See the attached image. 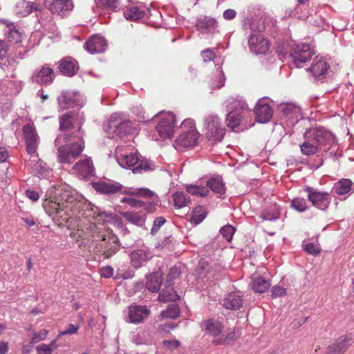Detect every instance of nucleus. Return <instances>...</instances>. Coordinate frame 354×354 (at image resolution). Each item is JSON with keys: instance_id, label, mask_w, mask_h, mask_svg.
Returning a JSON list of instances; mask_svg holds the SVG:
<instances>
[{"instance_id": "23", "label": "nucleus", "mask_w": 354, "mask_h": 354, "mask_svg": "<svg viewBox=\"0 0 354 354\" xmlns=\"http://www.w3.org/2000/svg\"><path fill=\"white\" fill-rule=\"evenodd\" d=\"M79 95L77 93L62 91L57 97V103L61 110H65L73 107Z\"/></svg>"}, {"instance_id": "48", "label": "nucleus", "mask_w": 354, "mask_h": 354, "mask_svg": "<svg viewBox=\"0 0 354 354\" xmlns=\"http://www.w3.org/2000/svg\"><path fill=\"white\" fill-rule=\"evenodd\" d=\"M122 203H125L132 207L138 208L145 205V203L140 200L136 199L132 197H124L122 200Z\"/></svg>"}, {"instance_id": "21", "label": "nucleus", "mask_w": 354, "mask_h": 354, "mask_svg": "<svg viewBox=\"0 0 354 354\" xmlns=\"http://www.w3.org/2000/svg\"><path fill=\"white\" fill-rule=\"evenodd\" d=\"M126 148L122 146L117 147L115 149V154L119 159L120 164L122 167H131L138 163L139 158L136 153H130L127 154L124 151Z\"/></svg>"}, {"instance_id": "17", "label": "nucleus", "mask_w": 354, "mask_h": 354, "mask_svg": "<svg viewBox=\"0 0 354 354\" xmlns=\"http://www.w3.org/2000/svg\"><path fill=\"white\" fill-rule=\"evenodd\" d=\"M150 310L145 306L131 305L129 307V322L138 324L143 323L149 317Z\"/></svg>"}, {"instance_id": "59", "label": "nucleus", "mask_w": 354, "mask_h": 354, "mask_svg": "<svg viewBox=\"0 0 354 354\" xmlns=\"http://www.w3.org/2000/svg\"><path fill=\"white\" fill-rule=\"evenodd\" d=\"M8 46L3 40H0V60L3 59L8 53Z\"/></svg>"}, {"instance_id": "10", "label": "nucleus", "mask_w": 354, "mask_h": 354, "mask_svg": "<svg viewBox=\"0 0 354 354\" xmlns=\"http://www.w3.org/2000/svg\"><path fill=\"white\" fill-rule=\"evenodd\" d=\"M160 121L156 126V130L161 138H170L174 133L176 123L175 115L172 113H162L158 115Z\"/></svg>"}, {"instance_id": "41", "label": "nucleus", "mask_w": 354, "mask_h": 354, "mask_svg": "<svg viewBox=\"0 0 354 354\" xmlns=\"http://www.w3.org/2000/svg\"><path fill=\"white\" fill-rule=\"evenodd\" d=\"M187 192L192 195L204 197L208 195L209 189L205 187L189 185L187 186Z\"/></svg>"}, {"instance_id": "5", "label": "nucleus", "mask_w": 354, "mask_h": 354, "mask_svg": "<svg viewBox=\"0 0 354 354\" xmlns=\"http://www.w3.org/2000/svg\"><path fill=\"white\" fill-rule=\"evenodd\" d=\"M77 139V142L59 147L57 158L59 162L71 163L81 154L84 148V141L83 137Z\"/></svg>"}, {"instance_id": "37", "label": "nucleus", "mask_w": 354, "mask_h": 354, "mask_svg": "<svg viewBox=\"0 0 354 354\" xmlns=\"http://www.w3.org/2000/svg\"><path fill=\"white\" fill-rule=\"evenodd\" d=\"M180 314V309L177 304H171L168 306L167 308L165 310H162L160 313V317L162 319H176L178 317Z\"/></svg>"}, {"instance_id": "27", "label": "nucleus", "mask_w": 354, "mask_h": 354, "mask_svg": "<svg viewBox=\"0 0 354 354\" xmlns=\"http://www.w3.org/2000/svg\"><path fill=\"white\" fill-rule=\"evenodd\" d=\"M125 194L136 196L138 198H142L147 200H149L151 203H155L157 201V195L147 188H138V189H129L124 192Z\"/></svg>"}, {"instance_id": "40", "label": "nucleus", "mask_w": 354, "mask_h": 354, "mask_svg": "<svg viewBox=\"0 0 354 354\" xmlns=\"http://www.w3.org/2000/svg\"><path fill=\"white\" fill-rule=\"evenodd\" d=\"M353 183L348 179H342L339 180L335 188V192L338 195H344L348 193L351 189Z\"/></svg>"}, {"instance_id": "55", "label": "nucleus", "mask_w": 354, "mask_h": 354, "mask_svg": "<svg viewBox=\"0 0 354 354\" xmlns=\"http://www.w3.org/2000/svg\"><path fill=\"white\" fill-rule=\"evenodd\" d=\"M48 334V331L46 329L39 330L38 333H35L32 338V342H38L39 341L44 340Z\"/></svg>"}, {"instance_id": "29", "label": "nucleus", "mask_w": 354, "mask_h": 354, "mask_svg": "<svg viewBox=\"0 0 354 354\" xmlns=\"http://www.w3.org/2000/svg\"><path fill=\"white\" fill-rule=\"evenodd\" d=\"M241 296L236 292L229 293L223 300V306L227 309L237 310L242 306Z\"/></svg>"}, {"instance_id": "14", "label": "nucleus", "mask_w": 354, "mask_h": 354, "mask_svg": "<svg viewBox=\"0 0 354 354\" xmlns=\"http://www.w3.org/2000/svg\"><path fill=\"white\" fill-rule=\"evenodd\" d=\"M46 7L53 14L64 17L73 10L74 5L73 0H50L46 1Z\"/></svg>"}, {"instance_id": "42", "label": "nucleus", "mask_w": 354, "mask_h": 354, "mask_svg": "<svg viewBox=\"0 0 354 354\" xmlns=\"http://www.w3.org/2000/svg\"><path fill=\"white\" fill-rule=\"evenodd\" d=\"M132 133H133V127L131 125V122L129 120L122 121L120 119L119 128L118 129V132H117L116 136L122 137L126 134Z\"/></svg>"}, {"instance_id": "18", "label": "nucleus", "mask_w": 354, "mask_h": 354, "mask_svg": "<svg viewBox=\"0 0 354 354\" xmlns=\"http://www.w3.org/2000/svg\"><path fill=\"white\" fill-rule=\"evenodd\" d=\"M32 78L34 82L40 85L50 84L55 78L54 71L47 64H44L35 71Z\"/></svg>"}, {"instance_id": "13", "label": "nucleus", "mask_w": 354, "mask_h": 354, "mask_svg": "<svg viewBox=\"0 0 354 354\" xmlns=\"http://www.w3.org/2000/svg\"><path fill=\"white\" fill-rule=\"evenodd\" d=\"M305 190L308 193L309 201L312 203L313 206L321 210H325L328 208L330 203V198L328 193L319 192L310 187H308Z\"/></svg>"}, {"instance_id": "62", "label": "nucleus", "mask_w": 354, "mask_h": 354, "mask_svg": "<svg viewBox=\"0 0 354 354\" xmlns=\"http://www.w3.org/2000/svg\"><path fill=\"white\" fill-rule=\"evenodd\" d=\"M216 78L218 80V82L215 85H212V87L214 88H220L224 85V77L223 75L221 73H218V74L216 75Z\"/></svg>"}, {"instance_id": "61", "label": "nucleus", "mask_w": 354, "mask_h": 354, "mask_svg": "<svg viewBox=\"0 0 354 354\" xmlns=\"http://www.w3.org/2000/svg\"><path fill=\"white\" fill-rule=\"evenodd\" d=\"M236 12L233 9H227L223 12V17L226 20H231L236 17Z\"/></svg>"}, {"instance_id": "8", "label": "nucleus", "mask_w": 354, "mask_h": 354, "mask_svg": "<svg viewBox=\"0 0 354 354\" xmlns=\"http://www.w3.org/2000/svg\"><path fill=\"white\" fill-rule=\"evenodd\" d=\"M202 327L209 335L214 337L213 342L216 344H222L230 339L229 335L223 333V324L218 320L214 319L205 320Z\"/></svg>"}, {"instance_id": "38", "label": "nucleus", "mask_w": 354, "mask_h": 354, "mask_svg": "<svg viewBox=\"0 0 354 354\" xmlns=\"http://www.w3.org/2000/svg\"><path fill=\"white\" fill-rule=\"evenodd\" d=\"M174 205L178 208H182L190 203L189 197L182 192H176L172 196Z\"/></svg>"}, {"instance_id": "1", "label": "nucleus", "mask_w": 354, "mask_h": 354, "mask_svg": "<svg viewBox=\"0 0 354 354\" xmlns=\"http://www.w3.org/2000/svg\"><path fill=\"white\" fill-rule=\"evenodd\" d=\"M82 201L78 196L70 191H61L53 197L46 199L43 203L46 212L57 223L65 225L80 212Z\"/></svg>"}, {"instance_id": "47", "label": "nucleus", "mask_w": 354, "mask_h": 354, "mask_svg": "<svg viewBox=\"0 0 354 354\" xmlns=\"http://www.w3.org/2000/svg\"><path fill=\"white\" fill-rule=\"evenodd\" d=\"M220 232L227 242H230L235 232V228L231 225H226L221 229Z\"/></svg>"}, {"instance_id": "46", "label": "nucleus", "mask_w": 354, "mask_h": 354, "mask_svg": "<svg viewBox=\"0 0 354 354\" xmlns=\"http://www.w3.org/2000/svg\"><path fill=\"white\" fill-rule=\"evenodd\" d=\"M291 207L295 210L302 212L307 209L306 201L303 198H295L291 202Z\"/></svg>"}, {"instance_id": "9", "label": "nucleus", "mask_w": 354, "mask_h": 354, "mask_svg": "<svg viewBox=\"0 0 354 354\" xmlns=\"http://www.w3.org/2000/svg\"><path fill=\"white\" fill-rule=\"evenodd\" d=\"M206 133L205 136L208 140L221 141L225 133V128L223 127L217 115H209L206 118Z\"/></svg>"}, {"instance_id": "51", "label": "nucleus", "mask_w": 354, "mask_h": 354, "mask_svg": "<svg viewBox=\"0 0 354 354\" xmlns=\"http://www.w3.org/2000/svg\"><path fill=\"white\" fill-rule=\"evenodd\" d=\"M149 169H150L149 163L147 160H145V161L142 160L138 163V165L136 167H134L132 169V171L134 174H138V173L140 174L143 171H146Z\"/></svg>"}, {"instance_id": "58", "label": "nucleus", "mask_w": 354, "mask_h": 354, "mask_svg": "<svg viewBox=\"0 0 354 354\" xmlns=\"http://www.w3.org/2000/svg\"><path fill=\"white\" fill-rule=\"evenodd\" d=\"M79 327L72 324H68L67 328L59 333V336L72 335L77 332Z\"/></svg>"}, {"instance_id": "39", "label": "nucleus", "mask_w": 354, "mask_h": 354, "mask_svg": "<svg viewBox=\"0 0 354 354\" xmlns=\"http://www.w3.org/2000/svg\"><path fill=\"white\" fill-rule=\"evenodd\" d=\"M241 116L236 112H230L226 116V122L227 127L234 130L241 122Z\"/></svg>"}, {"instance_id": "16", "label": "nucleus", "mask_w": 354, "mask_h": 354, "mask_svg": "<svg viewBox=\"0 0 354 354\" xmlns=\"http://www.w3.org/2000/svg\"><path fill=\"white\" fill-rule=\"evenodd\" d=\"M129 256L131 266L140 268L152 259L153 254L148 248L142 247L133 250Z\"/></svg>"}, {"instance_id": "25", "label": "nucleus", "mask_w": 354, "mask_h": 354, "mask_svg": "<svg viewBox=\"0 0 354 354\" xmlns=\"http://www.w3.org/2000/svg\"><path fill=\"white\" fill-rule=\"evenodd\" d=\"M328 68L329 65L322 57H316L313 59L310 71L314 77H319L326 75Z\"/></svg>"}, {"instance_id": "31", "label": "nucleus", "mask_w": 354, "mask_h": 354, "mask_svg": "<svg viewBox=\"0 0 354 354\" xmlns=\"http://www.w3.org/2000/svg\"><path fill=\"white\" fill-rule=\"evenodd\" d=\"M167 284H167H165V288L162 289L159 294L158 299L160 301H174L179 299L178 295L176 294L174 288L171 286V284Z\"/></svg>"}, {"instance_id": "52", "label": "nucleus", "mask_w": 354, "mask_h": 354, "mask_svg": "<svg viewBox=\"0 0 354 354\" xmlns=\"http://www.w3.org/2000/svg\"><path fill=\"white\" fill-rule=\"evenodd\" d=\"M305 250L310 254L317 255L320 253V249L317 244L308 243L305 245Z\"/></svg>"}, {"instance_id": "22", "label": "nucleus", "mask_w": 354, "mask_h": 354, "mask_svg": "<svg viewBox=\"0 0 354 354\" xmlns=\"http://www.w3.org/2000/svg\"><path fill=\"white\" fill-rule=\"evenodd\" d=\"M254 113L258 122L266 123L272 118L273 111L268 104L259 102L255 106Z\"/></svg>"}, {"instance_id": "64", "label": "nucleus", "mask_w": 354, "mask_h": 354, "mask_svg": "<svg viewBox=\"0 0 354 354\" xmlns=\"http://www.w3.org/2000/svg\"><path fill=\"white\" fill-rule=\"evenodd\" d=\"M8 157V152L4 148L0 147V161L4 162Z\"/></svg>"}, {"instance_id": "7", "label": "nucleus", "mask_w": 354, "mask_h": 354, "mask_svg": "<svg viewBox=\"0 0 354 354\" xmlns=\"http://www.w3.org/2000/svg\"><path fill=\"white\" fill-rule=\"evenodd\" d=\"M314 54V50L309 45L300 44L292 48L290 57L292 64L297 68H300L303 66L304 64L309 61Z\"/></svg>"}, {"instance_id": "34", "label": "nucleus", "mask_w": 354, "mask_h": 354, "mask_svg": "<svg viewBox=\"0 0 354 354\" xmlns=\"http://www.w3.org/2000/svg\"><path fill=\"white\" fill-rule=\"evenodd\" d=\"M207 186L214 193L223 194L225 192V185L220 177H213L207 183Z\"/></svg>"}, {"instance_id": "11", "label": "nucleus", "mask_w": 354, "mask_h": 354, "mask_svg": "<svg viewBox=\"0 0 354 354\" xmlns=\"http://www.w3.org/2000/svg\"><path fill=\"white\" fill-rule=\"evenodd\" d=\"M23 134L27 152L30 155L36 154L39 143V137L33 124L24 125L23 127Z\"/></svg>"}, {"instance_id": "56", "label": "nucleus", "mask_w": 354, "mask_h": 354, "mask_svg": "<svg viewBox=\"0 0 354 354\" xmlns=\"http://www.w3.org/2000/svg\"><path fill=\"white\" fill-rule=\"evenodd\" d=\"M100 275L104 278H110L113 274V269L111 266H104L100 270Z\"/></svg>"}, {"instance_id": "20", "label": "nucleus", "mask_w": 354, "mask_h": 354, "mask_svg": "<svg viewBox=\"0 0 354 354\" xmlns=\"http://www.w3.org/2000/svg\"><path fill=\"white\" fill-rule=\"evenodd\" d=\"M107 47L106 39L98 35L91 36L85 43V49L91 54L102 53Z\"/></svg>"}, {"instance_id": "19", "label": "nucleus", "mask_w": 354, "mask_h": 354, "mask_svg": "<svg viewBox=\"0 0 354 354\" xmlns=\"http://www.w3.org/2000/svg\"><path fill=\"white\" fill-rule=\"evenodd\" d=\"M73 169L80 177L88 179L94 176L95 167L91 158L85 156L83 160L76 162L73 166Z\"/></svg>"}, {"instance_id": "54", "label": "nucleus", "mask_w": 354, "mask_h": 354, "mask_svg": "<svg viewBox=\"0 0 354 354\" xmlns=\"http://www.w3.org/2000/svg\"><path fill=\"white\" fill-rule=\"evenodd\" d=\"M201 56L204 62L213 61L216 55L213 50L207 48L202 51Z\"/></svg>"}, {"instance_id": "63", "label": "nucleus", "mask_w": 354, "mask_h": 354, "mask_svg": "<svg viewBox=\"0 0 354 354\" xmlns=\"http://www.w3.org/2000/svg\"><path fill=\"white\" fill-rule=\"evenodd\" d=\"M26 194L32 201H37L39 198V194L35 191L27 190Z\"/></svg>"}, {"instance_id": "53", "label": "nucleus", "mask_w": 354, "mask_h": 354, "mask_svg": "<svg viewBox=\"0 0 354 354\" xmlns=\"http://www.w3.org/2000/svg\"><path fill=\"white\" fill-rule=\"evenodd\" d=\"M271 292V297L272 298L283 297L286 295V289L280 286H274Z\"/></svg>"}, {"instance_id": "50", "label": "nucleus", "mask_w": 354, "mask_h": 354, "mask_svg": "<svg viewBox=\"0 0 354 354\" xmlns=\"http://www.w3.org/2000/svg\"><path fill=\"white\" fill-rule=\"evenodd\" d=\"M165 222H166V220L164 217H162V216L157 217L153 221V225L151 230V234L153 235H156V233L158 232L159 229L160 228V227L162 225H164L165 223Z\"/></svg>"}, {"instance_id": "2", "label": "nucleus", "mask_w": 354, "mask_h": 354, "mask_svg": "<svg viewBox=\"0 0 354 354\" xmlns=\"http://www.w3.org/2000/svg\"><path fill=\"white\" fill-rule=\"evenodd\" d=\"M91 230V239L96 243L97 252H102L104 259L111 258L119 251V240L112 231L96 225H93Z\"/></svg>"}, {"instance_id": "12", "label": "nucleus", "mask_w": 354, "mask_h": 354, "mask_svg": "<svg viewBox=\"0 0 354 354\" xmlns=\"http://www.w3.org/2000/svg\"><path fill=\"white\" fill-rule=\"evenodd\" d=\"M353 342V335L345 333L339 336L326 348V354H344Z\"/></svg>"}, {"instance_id": "45", "label": "nucleus", "mask_w": 354, "mask_h": 354, "mask_svg": "<svg viewBox=\"0 0 354 354\" xmlns=\"http://www.w3.org/2000/svg\"><path fill=\"white\" fill-rule=\"evenodd\" d=\"M216 24V21L213 18H205L201 19L197 22L196 27L199 30H208L214 27Z\"/></svg>"}, {"instance_id": "36", "label": "nucleus", "mask_w": 354, "mask_h": 354, "mask_svg": "<svg viewBox=\"0 0 354 354\" xmlns=\"http://www.w3.org/2000/svg\"><path fill=\"white\" fill-rule=\"evenodd\" d=\"M207 216V211L201 206H197L192 213L190 222L194 225H198L201 223Z\"/></svg>"}, {"instance_id": "43", "label": "nucleus", "mask_w": 354, "mask_h": 354, "mask_svg": "<svg viewBox=\"0 0 354 354\" xmlns=\"http://www.w3.org/2000/svg\"><path fill=\"white\" fill-rule=\"evenodd\" d=\"M279 212L274 205L270 209L263 210L261 214V218L263 221H274L278 218Z\"/></svg>"}, {"instance_id": "44", "label": "nucleus", "mask_w": 354, "mask_h": 354, "mask_svg": "<svg viewBox=\"0 0 354 354\" xmlns=\"http://www.w3.org/2000/svg\"><path fill=\"white\" fill-rule=\"evenodd\" d=\"M56 339L49 344H41L36 347L37 354H51L52 351L57 348Z\"/></svg>"}, {"instance_id": "35", "label": "nucleus", "mask_w": 354, "mask_h": 354, "mask_svg": "<svg viewBox=\"0 0 354 354\" xmlns=\"http://www.w3.org/2000/svg\"><path fill=\"white\" fill-rule=\"evenodd\" d=\"M270 286L269 281L266 280L261 277L254 278L252 283V288L256 292L263 293L266 292Z\"/></svg>"}, {"instance_id": "24", "label": "nucleus", "mask_w": 354, "mask_h": 354, "mask_svg": "<svg viewBox=\"0 0 354 354\" xmlns=\"http://www.w3.org/2000/svg\"><path fill=\"white\" fill-rule=\"evenodd\" d=\"M59 69L62 74L73 76L78 70V64L74 59L66 57L60 61Z\"/></svg>"}, {"instance_id": "49", "label": "nucleus", "mask_w": 354, "mask_h": 354, "mask_svg": "<svg viewBox=\"0 0 354 354\" xmlns=\"http://www.w3.org/2000/svg\"><path fill=\"white\" fill-rule=\"evenodd\" d=\"M180 270L177 267H173L169 270L165 284H171L172 281L180 275Z\"/></svg>"}, {"instance_id": "6", "label": "nucleus", "mask_w": 354, "mask_h": 354, "mask_svg": "<svg viewBox=\"0 0 354 354\" xmlns=\"http://www.w3.org/2000/svg\"><path fill=\"white\" fill-rule=\"evenodd\" d=\"M59 128L62 131H69L77 127V131L73 133V137L82 138L84 132L81 130L83 119L78 113L75 111L66 112L59 118Z\"/></svg>"}, {"instance_id": "26", "label": "nucleus", "mask_w": 354, "mask_h": 354, "mask_svg": "<svg viewBox=\"0 0 354 354\" xmlns=\"http://www.w3.org/2000/svg\"><path fill=\"white\" fill-rule=\"evenodd\" d=\"M33 10H40L39 5L26 0L19 1L15 7V12L19 17L27 16Z\"/></svg>"}, {"instance_id": "4", "label": "nucleus", "mask_w": 354, "mask_h": 354, "mask_svg": "<svg viewBox=\"0 0 354 354\" xmlns=\"http://www.w3.org/2000/svg\"><path fill=\"white\" fill-rule=\"evenodd\" d=\"M182 133L175 140V148L181 151L185 148L192 147L196 145L199 133L195 126L194 120L188 118L181 123Z\"/></svg>"}, {"instance_id": "57", "label": "nucleus", "mask_w": 354, "mask_h": 354, "mask_svg": "<svg viewBox=\"0 0 354 354\" xmlns=\"http://www.w3.org/2000/svg\"><path fill=\"white\" fill-rule=\"evenodd\" d=\"M100 4L108 9H115L118 6V0H100Z\"/></svg>"}, {"instance_id": "15", "label": "nucleus", "mask_w": 354, "mask_h": 354, "mask_svg": "<svg viewBox=\"0 0 354 354\" xmlns=\"http://www.w3.org/2000/svg\"><path fill=\"white\" fill-rule=\"evenodd\" d=\"M250 51L255 54H265L270 48L268 40L261 34H252L248 38Z\"/></svg>"}, {"instance_id": "28", "label": "nucleus", "mask_w": 354, "mask_h": 354, "mask_svg": "<svg viewBox=\"0 0 354 354\" xmlns=\"http://www.w3.org/2000/svg\"><path fill=\"white\" fill-rule=\"evenodd\" d=\"M93 187L97 192L104 194H116L122 189V186L120 184H113L106 182L95 183L93 185Z\"/></svg>"}, {"instance_id": "32", "label": "nucleus", "mask_w": 354, "mask_h": 354, "mask_svg": "<svg viewBox=\"0 0 354 354\" xmlns=\"http://www.w3.org/2000/svg\"><path fill=\"white\" fill-rule=\"evenodd\" d=\"M162 283V275L158 272L153 273L148 277L146 287L151 292H155L159 290Z\"/></svg>"}, {"instance_id": "60", "label": "nucleus", "mask_w": 354, "mask_h": 354, "mask_svg": "<svg viewBox=\"0 0 354 354\" xmlns=\"http://www.w3.org/2000/svg\"><path fill=\"white\" fill-rule=\"evenodd\" d=\"M180 343L178 340H165L163 345L168 349L173 350L177 348Z\"/></svg>"}, {"instance_id": "3", "label": "nucleus", "mask_w": 354, "mask_h": 354, "mask_svg": "<svg viewBox=\"0 0 354 354\" xmlns=\"http://www.w3.org/2000/svg\"><path fill=\"white\" fill-rule=\"evenodd\" d=\"M330 138V133L322 127L310 129L305 133L306 140L300 145L301 152L305 156L319 153Z\"/></svg>"}, {"instance_id": "30", "label": "nucleus", "mask_w": 354, "mask_h": 354, "mask_svg": "<svg viewBox=\"0 0 354 354\" xmlns=\"http://www.w3.org/2000/svg\"><path fill=\"white\" fill-rule=\"evenodd\" d=\"M120 118L115 114L111 115L104 124V129L109 137L114 138L117 135Z\"/></svg>"}, {"instance_id": "33", "label": "nucleus", "mask_w": 354, "mask_h": 354, "mask_svg": "<svg viewBox=\"0 0 354 354\" xmlns=\"http://www.w3.org/2000/svg\"><path fill=\"white\" fill-rule=\"evenodd\" d=\"M145 12L138 6L127 8L124 11V16L128 20L137 21L142 19Z\"/></svg>"}]
</instances>
